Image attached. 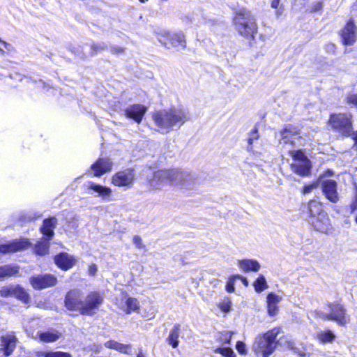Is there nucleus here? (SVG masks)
Wrapping results in <instances>:
<instances>
[{
	"label": "nucleus",
	"mask_w": 357,
	"mask_h": 357,
	"mask_svg": "<svg viewBox=\"0 0 357 357\" xmlns=\"http://www.w3.org/2000/svg\"><path fill=\"white\" fill-rule=\"evenodd\" d=\"M17 338L13 333H7L1 338V348L6 356L10 355L15 349Z\"/></svg>",
	"instance_id": "obj_21"
},
{
	"label": "nucleus",
	"mask_w": 357,
	"mask_h": 357,
	"mask_svg": "<svg viewBox=\"0 0 357 357\" xmlns=\"http://www.w3.org/2000/svg\"><path fill=\"white\" fill-rule=\"evenodd\" d=\"M146 112V107L139 104L130 105L124 110L127 118L132 119L138 123L142 121Z\"/></svg>",
	"instance_id": "obj_19"
},
{
	"label": "nucleus",
	"mask_w": 357,
	"mask_h": 357,
	"mask_svg": "<svg viewBox=\"0 0 357 357\" xmlns=\"http://www.w3.org/2000/svg\"><path fill=\"white\" fill-rule=\"evenodd\" d=\"M310 137L297 127L289 125L280 132V144H290L294 147L305 146Z\"/></svg>",
	"instance_id": "obj_6"
},
{
	"label": "nucleus",
	"mask_w": 357,
	"mask_h": 357,
	"mask_svg": "<svg viewBox=\"0 0 357 357\" xmlns=\"http://www.w3.org/2000/svg\"><path fill=\"white\" fill-rule=\"evenodd\" d=\"M84 187L89 190V193L96 197H100L102 200L109 202L111 200L112 189L107 186L89 181L84 183Z\"/></svg>",
	"instance_id": "obj_13"
},
{
	"label": "nucleus",
	"mask_w": 357,
	"mask_h": 357,
	"mask_svg": "<svg viewBox=\"0 0 357 357\" xmlns=\"http://www.w3.org/2000/svg\"><path fill=\"white\" fill-rule=\"evenodd\" d=\"M308 210L310 214V219H313L322 213H326L320 203L316 201H310L308 204Z\"/></svg>",
	"instance_id": "obj_30"
},
{
	"label": "nucleus",
	"mask_w": 357,
	"mask_h": 357,
	"mask_svg": "<svg viewBox=\"0 0 357 357\" xmlns=\"http://www.w3.org/2000/svg\"><path fill=\"white\" fill-rule=\"evenodd\" d=\"M30 245L31 243L26 238L14 240L8 243L0 245V254L16 252L27 249Z\"/></svg>",
	"instance_id": "obj_15"
},
{
	"label": "nucleus",
	"mask_w": 357,
	"mask_h": 357,
	"mask_svg": "<svg viewBox=\"0 0 357 357\" xmlns=\"http://www.w3.org/2000/svg\"><path fill=\"white\" fill-rule=\"evenodd\" d=\"M253 287L256 292L261 293L263 291L268 289V285L267 284L265 277L263 275L260 274L257 277L256 280L254 282Z\"/></svg>",
	"instance_id": "obj_34"
},
{
	"label": "nucleus",
	"mask_w": 357,
	"mask_h": 357,
	"mask_svg": "<svg viewBox=\"0 0 357 357\" xmlns=\"http://www.w3.org/2000/svg\"><path fill=\"white\" fill-rule=\"evenodd\" d=\"M292 158L290 165L291 171L300 176H307L310 174L312 162L305 155V153L299 150L289 151Z\"/></svg>",
	"instance_id": "obj_8"
},
{
	"label": "nucleus",
	"mask_w": 357,
	"mask_h": 357,
	"mask_svg": "<svg viewBox=\"0 0 357 357\" xmlns=\"http://www.w3.org/2000/svg\"><path fill=\"white\" fill-rule=\"evenodd\" d=\"M351 208L353 211L355 209H357V190H356L354 199L352 204H351Z\"/></svg>",
	"instance_id": "obj_49"
},
{
	"label": "nucleus",
	"mask_w": 357,
	"mask_h": 357,
	"mask_svg": "<svg viewBox=\"0 0 357 357\" xmlns=\"http://www.w3.org/2000/svg\"><path fill=\"white\" fill-rule=\"evenodd\" d=\"M279 333L280 328H274L262 335H258L252 346L253 351L256 354H261L262 357H268L276 347L275 339Z\"/></svg>",
	"instance_id": "obj_4"
},
{
	"label": "nucleus",
	"mask_w": 357,
	"mask_h": 357,
	"mask_svg": "<svg viewBox=\"0 0 357 357\" xmlns=\"http://www.w3.org/2000/svg\"><path fill=\"white\" fill-rule=\"evenodd\" d=\"M151 117L158 131L162 134L179 129L190 119L188 112L181 105L155 111Z\"/></svg>",
	"instance_id": "obj_2"
},
{
	"label": "nucleus",
	"mask_w": 357,
	"mask_h": 357,
	"mask_svg": "<svg viewBox=\"0 0 357 357\" xmlns=\"http://www.w3.org/2000/svg\"><path fill=\"white\" fill-rule=\"evenodd\" d=\"M280 0H273L271 2V7L273 8H277Z\"/></svg>",
	"instance_id": "obj_50"
},
{
	"label": "nucleus",
	"mask_w": 357,
	"mask_h": 357,
	"mask_svg": "<svg viewBox=\"0 0 357 357\" xmlns=\"http://www.w3.org/2000/svg\"><path fill=\"white\" fill-rule=\"evenodd\" d=\"M233 333L230 331H225L222 333H220L219 335V337L218 338V340L224 344H229L231 340Z\"/></svg>",
	"instance_id": "obj_39"
},
{
	"label": "nucleus",
	"mask_w": 357,
	"mask_h": 357,
	"mask_svg": "<svg viewBox=\"0 0 357 357\" xmlns=\"http://www.w3.org/2000/svg\"><path fill=\"white\" fill-rule=\"evenodd\" d=\"M113 163L110 158H101L91 165V170L96 177H100L105 173L110 172L112 169Z\"/></svg>",
	"instance_id": "obj_16"
},
{
	"label": "nucleus",
	"mask_w": 357,
	"mask_h": 357,
	"mask_svg": "<svg viewBox=\"0 0 357 357\" xmlns=\"http://www.w3.org/2000/svg\"><path fill=\"white\" fill-rule=\"evenodd\" d=\"M340 36L345 45H352L356 40V27L353 22L349 21L342 29Z\"/></svg>",
	"instance_id": "obj_17"
},
{
	"label": "nucleus",
	"mask_w": 357,
	"mask_h": 357,
	"mask_svg": "<svg viewBox=\"0 0 357 357\" xmlns=\"http://www.w3.org/2000/svg\"><path fill=\"white\" fill-rule=\"evenodd\" d=\"M149 185L152 190H162L169 185V178L167 169L155 171L151 176L147 178Z\"/></svg>",
	"instance_id": "obj_12"
},
{
	"label": "nucleus",
	"mask_w": 357,
	"mask_h": 357,
	"mask_svg": "<svg viewBox=\"0 0 357 357\" xmlns=\"http://www.w3.org/2000/svg\"><path fill=\"white\" fill-rule=\"evenodd\" d=\"M169 185L190 186L195 180V175L190 172L178 168L167 169Z\"/></svg>",
	"instance_id": "obj_10"
},
{
	"label": "nucleus",
	"mask_w": 357,
	"mask_h": 357,
	"mask_svg": "<svg viewBox=\"0 0 357 357\" xmlns=\"http://www.w3.org/2000/svg\"><path fill=\"white\" fill-rule=\"evenodd\" d=\"M322 7H323V3L322 1H316V2H314L311 6L310 7L307 9V10L310 11V12H317V11H319L322 9Z\"/></svg>",
	"instance_id": "obj_43"
},
{
	"label": "nucleus",
	"mask_w": 357,
	"mask_h": 357,
	"mask_svg": "<svg viewBox=\"0 0 357 357\" xmlns=\"http://www.w3.org/2000/svg\"><path fill=\"white\" fill-rule=\"evenodd\" d=\"M238 265L239 268L245 272H257L261 268L260 264L255 259L239 260Z\"/></svg>",
	"instance_id": "obj_25"
},
{
	"label": "nucleus",
	"mask_w": 357,
	"mask_h": 357,
	"mask_svg": "<svg viewBox=\"0 0 357 357\" xmlns=\"http://www.w3.org/2000/svg\"><path fill=\"white\" fill-rule=\"evenodd\" d=\"M329 123L333 130L341 135L344 136H351L355 144H357V131H353L351 114H332L329 119Z\"/></svg>",
	"instance_id": "obj_5"
},
{
	"label": "nucleus",
	"mask_w": 357,
	"mask_h": 357,
	"mask_svg": "<svg viewBox=\"0 0 357 357\" xmlns=\"http://www.w3.org/2000/svg\"><path fill=\"white\" fill-rule=\"evenodd\" d=\"M180 326L175 324L171 330L169 335L167 337V342L172 346L173 348H176L178 345V336H179Z\"/></svg>",
	"instance_id": "obj_32"
},
{
	"label": "nucleus",
	"mask_w": 357,
	"mask_h": 357,
	"mask_svg": "<svg viewBox=\"0 0 357 357\" xmlns=\"http://www.w3.org/2000/svg\"><path fill=\"white\" fill-rule=\"evenodd\" d=\"M76 261L75 257L66 252H62L54 257L55 264L64 271L71 268L75 264Z\"/></svg>",
	"instance_id": "obj_22"
},
{
	"label": "nucleus",
	"mask_w": 357,
	"mask_h": 357,
	"mask_svg": "<svg viewBox=\"0 0 357 357\" xmlns=\"http://www.w3.org/2000/svg\"><path fill=\"white\" fill-rule=\"evenodd\" d=\"M0 47H1V48H2V50H1V52H3V47H4L3 45H0Z\"/></svg>",
	"instance_id": "obj_58"
},
{
	"label": "nucleus",
	"mask_w": 357,
	"mask_h": 357,
	"mask_svg": "<svg viewBox=\"0 0 357 357\" xmlns=\"http://www.w3.org/2000/svg\"><path fill=\"white\" fill-rule=\"evenodd\" d=\"M122 299L126 301L127 314H130L132 311L138 310L139 302L136 298L128 297L127 294L122 293Z\"/></svg>",
	"instance_id": "obj_28"
},
{
	"label": "nucleus",
	"mask_w": 357,
	"mask_h": 357,
	"mask_svg": "<svg viewBox=\"0 0 357 357\" xmlns=\"http://www.w3.org/2000/svg\"><path fill=\"white\" fill-rule=\"evenodd\" d=\"M317 337L322 343H330L335 339V335L330 330L321 331L318 333Z\"/></svg>",
	"instance_id": "obj_36"
},
{
	"label": "nucleus",
	"mask_w": 357,
	"mask_h": 357,
	"mask_svg": "<svg viewBox=\"0 0 357 357\" xmlns=\"http://www.w3.org/2000/svg\"><path fill=\"white\" fill-rule=\"evenodd\" d=\"M157 38L167 49L173 47L181 50L186 47L185 36L182 31H161L158 33Z\"/></svg>",
	"instance_id": "obj_9"
},
{
	"label": "nucleus",
	"mask_w": 357,
	"mask_h": 357,
	"mask_svg": "<svg viewBox=\"0 0 357 357\" xmlns=\"http://www.w3.org/2000/svg\"><path fill=\"white\" fill-rule=\"evenodd\" d=\"M135 182V173L133 169L127 168L116 172L111 178L114 186L130 189Z\"/></svg>",
	"instance_id": "obj_11"
},
{
	"label": "nucleus",
	"mask_w": 357,
	"mask_h": 357,
	"mask_svg": "<svg viewBox=\"0 0 357 357\" xmlns=\"http://www.w3.org/2000/svg\"><path fill=\"white\" fill-rule=\"evenodd\" d=\"M231 302L228 297L224 298L218 305L219 308L225 312H229L231 309Z\"/></svg>",
	"instance_id": "obj_40"
},
{
	"label": "nucleus",
	"mask_w": 357,
	"mask_h": 357,
	"mask_svg": "<svg viewBox=\"0 0 357 357\" xmlns=\"http://www.w3.org/2000/svg\"><path fill=\"white\" fill-rule=\"evenodd\" d=\"M317 184L315 183L309 184V185H306L303 187V192L304 194H307V193L310 192L314 188H315L317 187Z\"/></svg>",
	"instance_id": "obj_46"
},
{
	"label": "nucleus",
	"mask_w": 357,
	"mask_h": 357,
	"mask_svg": "<svg viewBox=\"0 0 357 357\" xmlns=\"http://www.w3.org/2000/svg\"><path fill=\"white\" fill-rule=\"evenodd\" d=\"M50 241L47 238H43L38 241L34 248L35 252L41 256L47 254L50 248Z\"/></svg>",
	"instance_id": "obj_31"
},
{
	"label": "nucleus",
	"mask_w": 357,
	"mask_h": 357,
	"mask_svg": "<svg viewBox=\"0 0 357 357\" xmlns=\"http://www.w3.org/2000/svg\"><path fill=\"white\" fill-rule=\"evenodd\" d=\"M321 186L326 197L333 203L337 202L339 197L337 192V183L331 179L325 180L322 182Z\"/></svg>",
	"instance_id": "obj_18"
},
{
	"label": "nucleus",
	"mask_w": 357,
	"mask_h": 357,
	"mask_svg": "<svg viewBox=\"0 0 357 357\" xmlns=\"http://www.w3.org/2000/svg\"><path fill=\"white\" fill-rule=\"evenodd\" d=\"M259 138V134L258 132V129L256 127H255L248 134V145L247 147L248 151L252 152L253 153H257V151L255 150V145L257 144Z\"/></svg>",
	"instance_id": "obj_26"
},
{
	"label": "nucleus",
	"mask_w": 357,
	"mask_h": 357,
	"mask_svg": "<svg viewBox=\"0 0 357 357\" xmlns=\"http://www.w3.org/2000/svg\"><path fill=\"white\" fill-rule=\"evenodd\" d=\"M236 30L243 37L247 39H254L257 33V24L255 17L247 9L241 8L238 10L234 18Z\"/></svg>",
	"instance_id": "obj_3"
},
{
	"label": "nucleus",
	"mask_w": 357,
	"mask_h": 357,
	"mask_svg": "<svg viewBox=\"0 0 357 357\" xmlns=\"http://www.w3.org/2000/svg\"><path fill=\"white\" fill-rule=\"evenodd\" d=\"M100 349H101L100 345L96 344H93V345L91 346V350L95 351H96V352L99 351V350H100Z\"/></svg>",
	"instance_id": "obj_51"
},
{
	"label": "nucleus",
	"mask_w": 357,
	"mask_h": 357,
	"mask_svg": "<svg viewBox=\"0 0 357 357\" xmlns=\"http://www.w3.org/2000/svg\"><path fill=\"white\" fill-rule=\"evenodd\" d=\"M214 351L215 353L220 354L225 357H236L234 350L230 347H220L216 348Z\"/></svg>",
	"instance_id": "obj_38"
},
{
	"label": "nucleus",
	"mask_w": 357,
	"mask_h": 357,
	"mask_svg": "<svg viewBox=\"0 0 357 357\" xmlns=\"http://www.w3.org/2000/svg\"><path fill=\"white\" fill-rule=\"evenodd\" d=\"M37 357H72V355L67 352L58 351H38Z\"/></svg>",
	"instance_id": "obj_37"
},
{
	"label": "nucleus",
	"mask_w": 357,
	"mask_h": 357,
	"mask_svg": "<svg viewBox=\"0 0 357 357\" xmlns=\"http://www.w3.org/2000/svg\"><path fill=\"white\" fill-rule=\"evenodd\" d=\"M18 272L17 266H12L10 265H4L0 266V280H3L6 277L15 275Z\"/></svg>",
	"instance_id": "obj_33"
},
{
	"label": "nucleus",
	"mask_w": 357,
	"mask_h": 357,
	"mask_svg": "<svg viewBox=\"0 0 357 357\" xmlns=\"http://www.w3.org/2000/svg\"><path fill=\"white\" fill-rule=\"evenodd\" d=\"M314 228L322 233H327L331 229V221L326 213H322L313 219H310Z\"/></svg>",
	"instance_id": "obj_20"
},
{
	"label": "nucleus",
	"mask_w": 357,
	"mask_h": 357,
	"mask_svg": "<svg viewBox=\"0 0 357 357\" xmlns=\"http://www.w3.org/2000/svg\"><path fill=\"white\" fill-rule=\"evenodd\" d=\"M137 357H145L142 353L137 354Z\"/></svg>",
	"instance_id": "obj_56"
},
{
	"label": "nucleus",
	"mask_w": 357,
	"mask_h": 357,
	"mask_svg": "<svg viewBox=\"0 0 357 357\" xmlns=\"http://www.w3.org/2000/svg\"><path fill=\"white\" fill-rule=\"evenodd\" d=\"M92 52L90 54L91 55H93L95 53L104 50L107 48V45L104 43H101L99 44H93L91 45Z\"/></svg>",
	"instance_id": "obj_42"
},
{
	"label": "nucleus",
	"mask_w": 357,
	"mask_h": 357,
	"mask_svg": "<svg viewBox=\"0 0 357 357\" xmlns=\"http://www.w3.org/2000/svg\"><path fill=\"white\" fill-rule=\"evenodd\" d=\"M61 337V333L55 330H51L39 334L40 340L45 342L56 341Z\"/></svg>",
	"instance_id": "obj_29"
},
{
	"label": "nucleus",
	"mask_w": 357,
	"mask_h": 357,
	"mask_svg": "<svg viewBox=\"0 0 357 357\" xmlns=\"http://www.w3.org/2000/svg\"><path fill=\"white\" fill-rule=\"evenodd\" d=\"M282 297L275 293H270L267 295L266 303L268 313L271 316H275L278 314V304L282 301Z\"/></svg>",
	"instance_id": "obj_23"
},
{
	"label": "nucleus",
	"mask_w": 357,
	"mask_h": 357,
	"mask_svg": "<svg viewBox=\"0 0 357 357\" xmlns=\"http://www.w3.org/2000/svg\"><path fill=\"white\" fill-rule=\"evenodd\" d=\"M242 282L245 286L248 285V281L246 278H242Z\"/></svg>",
	"instance_id": "obj_55"
},
{
	"label": "nucleus",
	"mask_w": 357,
	"mask_h": 357,
	"mask_svg": "<svg viewBox=\"0 0 357 357\" xmlns=\"http://www.w3.org/2000/svg\"><path fill=\"white\" fill-rule=\"evenodd\" d=\"M132 242L138 249L144 248V245L143 244L142 239L139 236H135L132 238Z\"/></svg>",
	"instance_id": "obj_45"
},
{
	"label": "nucleus",
	"mask_w": 357,
	"mask_h": 357,
	"mask_svg": "<svg viewBox=\"0 0 357 357\" xmlns=\"http://www.w3.org/2000/svg\"><path fill=\"white\" fill-rule=\"evenodd\" d=\"M236 349L240 354H246L247 349L244 342L238 341L236 342Z\"/></svg>",
	"instance_id": "obj_44"
},
{
	"label": "nucleus",
	"mask_w": 357,
	"mask_h": 357,
	"mask_svg": "<svg viewBox=\"0 0 357 357\" xmlns=\"http://www.w3.org/2000/svg\"><path fill=\"white\" fill-rule=\"evenodd\" d=\"M295 3L298 2L301 5L305 6V0H294Z\"/></svg>",
	"instance_id": "obj_54"
},
{
	"label": "nucleus",
	"mask_w": 357,
	"mask_h": 357,
	"mask_svg": "<svg viewBox=\"0 0 357 357\" xmlns=\"http://www.w3.org/2000/svg\"><path fill=\"white\" fill-rule=\"evenodd\" d=\"M13 296L24 303H28L30 301L29 295L20 287H14Z\"/></svg>",
	"instance_id": "obj_35"
},
{
	"label": "nucleus",
	"mask_w": 357,
	"mask_h": 357,
	"mask_svg": "<svg viewBox=\"0 0 357 357\" xmlns=\"http://www.w3.org/2000/svg\"><path fill=\"white\" fill-rule=\"evenodd\" d=\"M107 348L116 350L121 353L129 354L131 352V345L119 343L114 340H109L105 342Z\"/></svg>",
	"instance_id": "obj_27"
},
{
	"label": "nucleus",
	"mask_w": 357,
	"mask_h": 357,
	"mask_svg": "<svg viewBox=\"0 0 357 357\" xmlns=\"http://www.w3.org/2000/svg\"><path fill=\"white\" fill-rule=\"evenodd\" d=\"M326 47L328 50L335 51V47L333 44H328Z\"/></svg>",
	"instance_id": "obj_53"
},
{
	"label": "nucleus",
	"mask_w": 357,
	"mask_h": 357,
	"mask_svg": "<svg viewBox=\"0 0 357 357\" xmlns=\"http://www.w3.org/2000/svg\"><path fill=\"white\" fill-rule=\"evenodd\" d=\"M98 268L96 264H92L89 266L88 272L90 275L94 276L96 274Z\"/></svg>",
	"instance_id": "obj_47"
},
{
	"label": "nucleus",
	"mask_w": 357,
	"mask_h": 357,
	"mask_svg": "<svg viewBox=\"0 0 357 357\" xmlns=\"http://www.w3.org/2000/svg\"><path fill=\"white\" fill-rule=\"evenodd\" d=\"M56 223L57 220L54 217H51L43 221V225L40 228V231L44 235L48 237L47 239L50 240L54 236V229L55 228Z\"/></svg>",
	"instance_id": "obj_24"
},
{
	"label": "nucleus",
	"mask_w": 357,
	"mask_h": 357,
	"mask_svg": "<svg viewBox=\"0 0 357 357\" xmlns=\"http://www.w3.org/2000/svg\"><path fill=\"white\" fill-rule=\"evenodd\" d=\"M356 4L357 5V1H356Z\"/></svg>",
	"instance_id": "obj_59"
},
{
	"label": "nucleus",
	"mask_w": 357,
	"mask_h": 357,
	"mask_svg": "<svg viewBox=\"0 0 357 357\" xmlns=\"http://www.w3.org/2000/svg\"><path fill=\"white\" fill-rule=\"evenodd\" d=\"M227 290L228 292H233L234 291V287L233 284H227Z\"/></svg>",
	"instance_id": "obj_52"
},
{
	"label": "nucleus",
	"mask_w": 357,
	"mask_h": 357,
	"mask_svg": "<svg viewBox=\"0 0 357 357\" xmlns=\"http://www.w3.org/2000/svg\"><path fill=\"white\" fill-rule=\"evenodd\" d=\"M326 306L329 311L328 313L317 310L313 312L314 316L324 321H335L341 326L347 323L346 310L342 305L337 302H333L328 303Z\"/></svg>",
	"instance_id": "obj_7"
},
{
	"label": "nucleus",
	"mask_w": 357,
	"mask_h": 357,
	"mask_svg": "<svg viewBox=\"0 0 357 357\" xmlns=\"http://www.w3.org/2000/svg\"><path fill=\"white\" fill-rule=\"evenodd\" d=\"M30 282L33 289H43L54 286L57 282V279L53 275L46 274L31 277Z\"/></svg>",
	"instance_id": "obj_14"
},
{
	"label": "nucleus",
	"mask_w": 357,
	"mask_h": 357,
	"mask_svg": "<svg viewBox=\"0 0 357 357\" xmlns=\"http://www.w3.org/2000/svg\"><path fill=\"white\" fill-rule=\"evenodd\" d=\"M14 287H4L0 290V295L2 297L13 296Z\"/></svg>",
	"instance_id": "obj_41"
},
{
	"label": "nucleus",
	"mask_w": 357,
	"mask_h": 357,
	"mask_svg": "<svg viewBox=\"0 0 357 357\" xmlns=\"http://www.w3.org/2000/svg\"><path fill=\"white\" fill-rule=\"evenodd\" d=\"M276 14L278 16V15H280L281 14V13L279 10H277L276 11Z\"/></svg>",
	"instance_id": "obj_57"
},
{
	"label": "nucleus",
	"mask_w": 357,
	"mask_h": 357,
	"mask_svg": "<svg viewBox=\"0 0 357 357\" xmlns=\"http://www.w3.org/2000/svg\"><path fill=\"white\" fill-rule=\"evenodd\" d=\"M103 302L104 296L99 291H90L84 297L83 292L78 289L68 291L64 299L65 307L68 310L88 316L94 315Z\"/></svg>",
	"instance_id": "obj_1"
},
{
	"label": "nucleus",
	"mask_w": 357,
	"mask_h": 357,
	"mask_svg": "<svg viewBox=\"0 0 357 357\" xmlns=\"http://www.w3.org/2000/svg\"><path fill=\"white\" fill-rule=\"evenodd\" d=\"M110 51L112 54H119L123 52V49L117 46H112L110 47Z\"/></svg>",
	"instance_id": "obj_48"
}]
</instances>
